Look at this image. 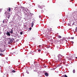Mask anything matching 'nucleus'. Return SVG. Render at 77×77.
I'll list each match as a JSON object with an SVG mask.
<instances>
[{
	"mask_svg": "<svg viewBox=\"0 0 77 77\" xmlns=\"http://www.w3.org/2000/svg\"><path fill=\"white\" fill-rule=\"evenodd\" d=\"M10 33L11 34H12L13 33V29H11V31L9 32H7L6 33V35H7V36H11V34H10Z\"/></svg>",
	"mask_w": 77,
	"mask_h": 77,
	"instance_id": "1",
	"label": "nucleus"
},
{
	"mask_svg": "<svg viewBox=\"0 0 77 77\" xmlns=\"http://www.w3.org/2000/svg\"><path fill=\"white\" fill-rule=\"evenodd\" d=\"M62 57L63 56L60 54H59L58 55V61L59 62L60 60H61V59L62 58Z\"/></svg>",
	"mask_w": 77,
	"mask_h": 77,
	"instance_id": "2",
	"label": "nucleus"
},
{
	"mask_svg": "<svg viewBox=\"0 0 77 77\" xmlns=\"http://www.w3.org/2000/svg\"><path fill=\"white\" fill-rule=\"evenodd\" d=\"M38 7L39 8H40V9H43V10H45V5H42L41 6L40 5H39L38 6Z\"/></svg>",
	"mask_w": 77,
	"mask_h": 77,
	"instance_id": "3",
	"label": "nucleus"
},
{
	"mask_svg": "<svg viewBox=\"0 0 77 77\" xmlns=\"http://www.w3.org/2000/svg\"><path fill=\"white\" fill-rule=\"evenodd\" d=\"M32 69H33V66H31L29 68V70H32Z\"/></svg>",
	"mask_w": 77,
	"mask_h": 77,
	"instance_id": "4",
	"label": "nucleus"
},
{
	"mask_svg": "<svg viewBox=\"0 0 77 77\" xmlns=\"http://www.w3.org/2000/svg\"><path fill=\"white\" fill-rule=\"evenodd\" d=\"M45 74L46 76H48V74L47 72H45Z\"/></svg>",
	"mask_w": 77,
	"mask_h": 77,
	"instance_id": "5",
	"label": "nucleus"
},
{
	"mask_svg": "<svg viewBox=\"0 0 77 77\" xmlns=\"http://www.w3.org/2000/svg\"><path fill=\"white\" fill-rule=\"evenodd\" d=\"M8 8H9L7 10V11H8V12H11V8H10L9 7Z\"/></svg>",
	"mask_w": 77,
	"mask_h": 77,
	"instance_id": "6",
	"label": "nucleus"
},
{
	"mask_svg": "<svg viewBox=\"0 0 77 77\" xmlns=\"http://www.w3.org/2000/svg\"><path fill=\"white\" fill-rule=\"evenodd\" d=\"M63 76H64V77H68V76H67V75H66V74L63 75Z\"/></svg>",
	"mask_w": 77,
	"mask_h": 77,
	"instance_id": "7",
	"label": "nucleus"
},
{
	"mask_svg": "<svg viewBox=\"0 0 77 77\" xmlns=\"http://www.w3.org/2000/svg\"><path fill=\"white\" fill-rule=\"evenodd\" d=\"M10 41L11 42H13V40L12 39H10Z\"/></svg>",
	"mask_w": 77,
	"mask_h": 77,
	"instance_id": "8",
	"label": "nucleus"
},
{
	"mask_svg": "<svg viewBox=\"0 0 77 77\" xmlns=\"http://www.w3.org/2000/svg\"><path fill=\"white\" fill-rule=\"evenodd\" d=\"M73 73H75V70L74 69V70H73Z\"/></svg>",
	"mask_w": 77,
	"mask_h": 77,
	"instance_id": "9",
	"label": "nucleus"
},
{
	"mask_svg": "<svg viewBox=\"0 0 77 77\" xmlns=\"http://www.w3.org/2000/svg\"><path fill=\"white\" fill-rule=\"evenodd\" d=\"M34 25V23H33H33H32V25L31 26L32 27H33V26Z\"/></svg>",
	"mask_w": 77,
	"mask_h": 77,
	"instance_id": "10",
	"label": "nucleus"
},
{
	"mask_svg": "<svg viewBox=\"0 0 77 77\" xmlns=\"http://www.w3.org/2000/svg\"><path fill=\"white\" fill-rule=\"evenodd\" d=\"M58 38H62V37L60 35H59V36H58Z\"/></svg>",
	"mask_w": 77,
	"mask_h": 77,
	"instance_id": "11",
	"label": "nucleus"
},
{
	"mask_svg": "<svg viewBox=\"0 0 77 77\" xmlns=\"http://www.w3.org/2000/svg\"><path fill=\"white\" fill-rule=\"evenodd\" d=\"M74 37H71V39H74Z\"/></svg>",
	"mask_w": 77,
	"mask_h": 77,
	"instance_id": "12",
	"label": "nucleus"
},
{
	"mask_svg": "<svg viewBox=\"0 0 77 77\" xmlns=\"http://www.w3.org/2000/svg\"><path fill=\"white\" fill-rule=\"evenodd\" d=\"M75 31H76V32H77V27H76V29H75Z\"/></svg>",
	"mask_w": 77,
	"mask_h": 77,
	"instance_id": "13",
	"label": "nucleus"
},
{
	"mask_svg": "<svg viewBox=\"0 0 77 77\" xmlns=\"http://www.w3.org/2000/svg\"><path fill=\"white\" fill-rule=\"evenodd\" d=\"M41 12L42 13H43V12H44V11H43V10H41Z\"/></svg>",
	"mask_w": 77,
	"mask_h": 77,
	"instance_id": "14",
	"label": "nucleus"
},
{
	"mask_svg": "<svg viewBox=\"0 0 77 77\" xmlns=\"http://www.w3.org/2000/svg\"><path fill=\"white\" fill-rule=\"evenodd\" d=\"M12 72H15V70H13L12 71Z\"/></svg>",
	"mask_w": 77,
	"mask_h": 77,
	"instance_id": "15",
	"label": "nucleus"
},
{
	"mask_svg": "<svg viewBox=\"0 0 77 77\" xmlns=\"http://www.w3.org/2000/svg\"><path fill=\"white\" fill-rule=\"evenodd\" d=\"M3 54H0V56H3Z\"/></svg>",
	"mask_w": 77,
	"mask_h": 77,
	"instance_id": "16",
	"label": "nucleus"
},
{
	"mask_svg": "<svg viewBox=\"0 0 77 77\" xmlns=\"http://www.w3.org/2000/svg\"><path fill=\"white\" fill-rule=\"evenodd\" d=\"M11 39H12V40H13H13H14H14H15L14 38H12Z\"/></svg>",
	"mask_w": 77,
	"mask_h": 77,
	"instance_id": "17",
	"label": "nucleus"
},
{
	"mask_svg": "<svg viewBox=\"0 0 77 77\" xmlns=\"http://www.w3.org/2000/svg\"><path fill=\"white\" fill-rule=\"evenodd\" d=\"M20 35H23V33L22 32H20Z\"/></svg>",
	"mask_w": 77,
	"mask_h": 77,
	"instance_id": "18",
	"label": "nucleus"
},
{
	"mask_svg": "<svg viewBox=\"0 0 77 77\" xmlns=\"http://www.w3.org/2000/svg\"><path fill=\"white\" fill-rule=\"evenodd\" d=\"M41 51V50H39L38 51V52H40Z\"/></svg>",
	"mask_w": 77,
	"mask_h": 77,
	"instance_id": "19",
	"label": "nucleus"
},
{
	"mask_svg": "<svg viewBox=\"0 0 77 77\" xmlns=\"http://www.w3.org/2000/svg\"><path fill=\"white\" fill-rule=\"evenodd\" d=\"M39 18H41V16H39Z\"/></svg>",
	"mask_w": 77,
	"mask_h": 77,
	"instance_id": "20",
	"label": "nucleus"
},
{
	"mask_svg": "<svg viewBox=\"0 0 77 77\" xmlns=\"http://www.w3.org/2000/svg\"><path fill=\"white\" fill-rule=\"evenodd\" d=\"M72 44H74V42H73V41H72Z\"/></svg>",
	"mask_w": 77,
	"mask_h": 77,
	"instance_id": "21",
	"label": "nucleus"
},
{
	"mask_svg": "<svg viewBox=\"0 0 77 77\" xmlns=\"http://www.w3.org/2000/svg\"><path fill=\"white\" fill-rule=\"evenodd\" d=\"M1 52H2V51H2V50H1Z\"/></svg>",
	"mask_w": 77,
	"mask_h": 77,
	"instance_id": "22",
	"label": "nucleus"
},
{
	"mask_svg": "<svg viewBox=\"0 0 77 77\" xmlns=\"http://www.w3.org/2000/svg\"><path fill=\"white\" fill-rule=\"evenodd\" d=\"M64 40H65V39H62L63 41H64Z\"/></svg>",
	"mask_w": 77,
	"mask_h": 77,
	"instance_id": "23",
	"label": "nucleus"
},
{
	"mask_svg": "<svg viewBox=\"0 0 77 77\" xmlns=\"http://www.w3.org/2000/svg\"><path fill=\"white\" fill-rule=\"evenodd\" d=\"M17 41H19V39H17Z\"/></svg>",
	"mask_w": 77,
	"mask_h": 77,
	"instance_id": "24",
	"label": "nucleus"
},
{
	"mask_svg": "<svg viewBox=\"0 0 77 77\" xmlns=\"http://www.w3.org/2000/svg\"><path fill=\"white\" fill-rule=\"evenodd\" d=\"M5 22V21H4V20H3V23H4V22Z\"/></svg>",
	"mask_w": 77,
	"mask_h": 77,
	"instance_id": "25",
	"label": "nucleus"
},
{
	"mask_svg": "<svg viewBox=\"0 0 77 77\" xmlns=\"http://www.w3.org/2000/svg\"><path fill=\"white\" fill-rule=\"evenodd\" d=\"M31 29H32V28H29L30 30H31Z\"/></svg>",
	"mask_w": 77,
	"mask_h": 77,
	"instance_id": "26",
	"label": "nucleus"
},
{
	"mask_svg": "<svg viewBox=\"0 0 77 77\" xmlns=\"http://www.w3.org/2000/svg\"><path fill=\"white\" fill-rule=\"evenodd\" d=\"M32 25H33V24H34V23L32 22Z\"/></svg>",
	"mask_w": 77,
	"mask_h": 77,
	"instance_id": "27",
	"label": "nucleus"
},
{
	"mask_svg": "<svg viewBox=\"0 0 77 77\" xmlns=\"http://www.w3.org/2000/svg\"><path fill=\"white\" fill-rule=\"evenodd\" d=\"M65 41H66V42H67V41L66 40H65Z\"/></svg>",
	"mask_w": 77,
	"mask_h": 77,
	"instance_id": "28",
	"label": "nucleus"
},
{
	"mask_svg": "<svg viewBox=\"0 0 77 77\" xmlns=\"http://www.w3.org/2000/svg\"><path fill=\"white\" fill-rule=\"evenodd\" d=\"M9 17H8V18L9 19Z\"/></svg>",
	"mask_w": 77,
	"mask_h": 77,
	"instance_id": "29",
	"label": "nucleus"
},
{
	"mask_svg": "<svg viewBox=\"0 0 77 77\" xmlns=\"http://www.w3.org/2000/svg\"><path fill=\"white\" fill-rule=\"evenodd\" d=\"M9 39H11V38H9Z\"/></svg>",
	"mask_w": 77,
	"mask_h": 77,
	"instance_id": "30",
	"label": "nucleus"
},
{
	"mask_svg": "<svg viewBox=\"0 0 77 77\" xmlns=\"http://www.w3.org/2000/svg\"><path fill=\"white\" fill-rule=\"evenodd\" d=\"M75 58H76V59H77V57H76Z\"/></svg>",
	"mask_w": 77,
	"mask_h": 77,
	"instance_id": "31",
	"label": "nucleus"
},
{
	"mask_svg": "<svg viewBox=\"0 0 77 77\" xmlns=\"http://www.w3.org/2000/svg\"><path fill=\"white\" fill-rule=\"evenodd\" d=\"M14 37H15V36H14Z\"/></svg>",
	"mask_w": 77,
	"mask_h": 77,
	"instance_id": "32",
	"label": "nucleus"
}]
</instances>
